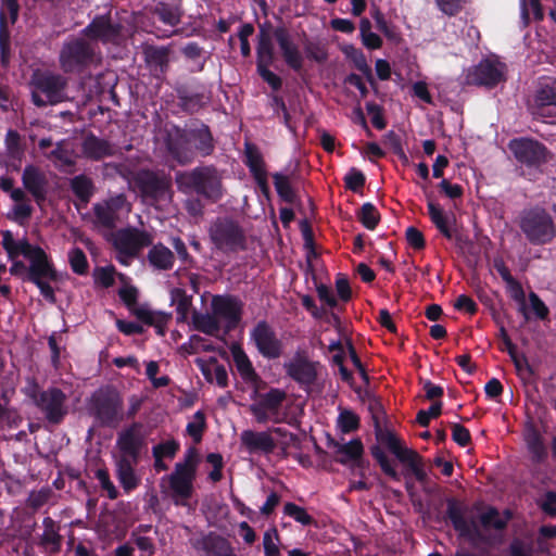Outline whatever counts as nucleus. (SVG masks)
I'll return each mask as SVG.
<instances>
[{
  "instance_id": "nucleus-1",
  "label": "nucleus",
  "mask_w": 556,
  "mask_h": 556,
  "mask_svg": "<svg viewBox=\"0 0 556 556\" xmlns=\"http://www.w3.org/2000/svg\"><path fill=\"white\" fill-rule=\"evenodd\" d=\"M1 236L2 248L11 262L10 274L34 283L43 299L54 304L56 296L50 282L59 281L60 276L48 253L26 238L15 240L11 230H2Z\"/></svg>"
},
{
  "instance_id": "nucleus-2",
  "label": "nucleus",
  "mask_w": 556,
  "mask_h": 556,
  "mask_svg": "<svg viewBox=\"0 0 556 556\" xmlns=\"http://www.w3.org/2000/svg\"><path fill=\"white\" fill-rule=\"evenodd\" d=\"M115 447L116 453L113 454L115 476L124 492L128 494L136 490L141 482L136 467L148 447L143 424L134 421L117 432Z\"/></svg>"
},
{
  "instance_id": "nucleus-3",
  "label": "nucleus",
  "mask_w": 556,
  "mask_h": 556,
  "mask_svg": "<svg viewBox=\"0 0 556 556\" xmlns=\"http://www.w3.org/2000/svg\"><path fill=\"white\" fill-rule=\"evenodd\" d=\"M164 144L169 156L182 166L192 163L197 155L206 157L215 151L210 127L199 119L185 127L174 125L167 130Z\"/></svg>"
},
{
  "instance_id": "nucleus-4",
  "label": "nucleus",
  "mask_w": 556,
  "mask_h": 556,
  "mask_svg": "<svg viewBox=\"0 0 556 556\" xmlns=\"http://www.w3.org/2000/svg\"><path fill=\"white\" fill-rule=\"evenodd\" d=\"M175 181L179 191L194 192L211 203H216L224 197L223 177L214 165L197 166L191 170L178 172Z\"/></svg>"
},
{
  "instance_id": "nucleus-5",
  "label": "nucleus",
  "mask_w": 556,
  "mask_h": 556,
  "mask_svg": "<svg viewBox=\"0 0 556 556\" xmlns=\"http://www.w3.org/2000/svg\"><path fill=\"white\" fill-rule=\"evenodd\" d=\"M518 174L526 179L535 180L551 157V151L541 141L530 137L514 138L508 142Z\"/></svg>"
},
{
  "instance_id": "nucleus-6",
  "label": "nucleus",
  "mask_w": 556,
  "mask_h": 556,
  "mask_svg": "<svg viewBox=\"0 0 556 556\" xmlns=\"http://www.w3.org/2000/svg\"><path fill=\"white\" fill-rule=\"evenodd\" d=\"M88 410L98 426L116 429L125 418L124 399L116 388L102 387L91 394Z\"/></svg>"
},
{
  "instance_id": "nucleus-7",
  "label": "nucleus",
  "mask_w": 556,
  "mask_h": 556,
  "mask_svg": "<svg viewBox=\"0 0 556 556\" xmlns=\"http://www.w3.org/2000/svg\"><path fill=\"white\" fill-rule=\"evenodd\" d=\"M68 79L50 70L36 68L29 78L31 102L37 108L55 105L66 99Z\"/></svg>"
},
{
  "instance_id": "nucleus-8",
  "label": "nucleus",
  "mask_w": 556,
  "mask_h": 556,
  "mask_svg": "<svg viewBox=\"0 0 556 556\" xmlns=\"http://www.w3.org/2000/svg\"><path fill=\"white\" fill-rule=\"evenodd\" d=\"M26 395L33 401L49 425L59 426L68 415L67 395L58 387H49L42 390L33 380L27 388Z\"/></svg>"
},
{
  "instance_id": "nucleus-9",
  "label": "nucleus",
  "mask_w": 556,
  "mask_h": 556,
  "mask_svg": "<svg viewBox=\"0 0 556 556\" xmlns=\"http://www.w3.org/2000/svg\"><path fill=\"white\" fill-rule=\"evenodd\" d=\"M208 237L214 248L225 254L238 253L248 248L244 229L238 220L229 216L213 220L208 227Z\"/></svg>"
},
{
  "instance_id": "nucleus-10",
  "label": "nucleus",
  "mask_w": 556,
  "mask_h": 556,
  "mask_svg": "<svg viewBox=\"0 0 556 556\" xmlns=\"http://www.w3.org/2000/svg\"><path fill=\"white\" fill-rule=\"evenodd\" d=\"M519 227L533 245L547 244L556 236L552 216L539 206L526 210L520 214Z\"/></svg>"
},
{
  "instance_id": "nucleus-11",
  "label": "nucleus",
  "mask_w": 556,
  "mask_h": 556,
  "mask_svg": "<svg viewBox=\"0 0 556 556\" xmlns=\"http://www.w3.org/2000/svg\"><path fill=\"white\" fill-rule=\"evenodd\" d=\"M374 428L378 443L384 445L401 463L407 465L417 481L424 482L427 473L422 468L421 456L416 451L405 447L392 431L382 429L377 416H374Z\"/></svg>"
},
{
  "instance_id": "nucleus-12",
  "label": "nucleus",
  "mask_w": 556,
  "mask_h": 556,
  "mask_svg": "<svg viewBox=\"0 0 556 556\" xmlns=\"http://www.w3.org/2000/svg\"><path fill=\"white\" fill-rule=\"evenodd\" d=\"M96 48L84 38H73L63 43L60 54V67L66 74H80L96 61Z\"/></svg>"
},
{
  "instance_id": "nucleus-13",
  "label": "nucleus",
  "mask_w": 556,
  "mask_h": 556,
  "mask_svg": "<svg viewBox=\"0 0 556 556\" xmlns=\"http://www.w3.org/2000/svg\"><path fill=\"white\" fill-rule=\"evenodd\" d=\"M446 518L451 521L454 530L459 536L469 540L472 543H481L493 545L501 543L503 540L502 534L486 535L484 534L476 521L467 520L465 517V508L455 498L447 500Z\"/></svg>"
},
{
  "instance_id": "nucleus-14",
  "label": "nucleus",
  "mask_w": 556,
  "mask_h": 556,
  "mask_svg": "<svg viewBox=\"0 0 556 556\" xmlns=\"http://www.w3.org/2000/svg\"><path fill=\"white\" fill-rule=\"evenodd\" d=\"M141 198L151 203L164 201L169 197L172 178L164 172L141 168L131 177Z\"/></svg>"
},
{
  "instance_id": "nucleus-15",
  "label": "nucleus",
  "mask_w": 556,
  "mask_h": 556,
  "mask_svg": "<svg viewBox=\"0 0 556 556\" xmlns=\"http://www.w3.org/2000/svg\"><path fill=\"white\" fill-rule=\"evenodd\" d=\"M507 66L497 59L485 58L470 66L465 74V85L493 89L506 81Z\"/></svg>"
},
{
  "instance_id": "nucleus-16",
  "label": "nucleus",
  "mask_w": 556,
  "mask_h": 556,
  "mask_svg": "<svg viewBox=\"0 0 556 556\" xmlns=\"http://www.w3.org/2000/svg\"><path fill=\"white\" fill-rule=\"evenodd\" d=\"M529 111L534 118L547 123L556 119V79L539 83L529 102Z\"/></svg>"
},
{
  "instance_id": "nucleus-17",
  "label": "nucleus",
  "mask_w": 556,
  "mask_h": 556,
  "mask_svg": "<svg viewBox=\"0 0 556 556\" xmlns=\"http://www.w3.org/2000/svg\"><path fill=\"white\" fill-rule=\"evenodd\" d=\"M113 245L122 256L135 258L143 248L152 245V236L135 227L123 228L114 235Z\"/></svg>"
},
{
  "instance_id": "nucleus-18",
  "label": "nucleus",
  "mask_w": 556,
  "mask_h": 556,
  "mask_svg": "<svg viewBox=\"0 0 556 556\" xmlns=\"http://www.w3.org/2000/svg\"><path fill=\"white\" fill-rule=\"evenodd\" d=\"M257 352L267 359L279 358L283 352V343L275 329L266 321L260 320L250 332Z\"/></svg>"
},
{
  "instance_id": "nucleus-19",
  "label": "nucleus",
  "mask_w": 556,
  "mask_h": 556,
  "mask_svg": "<svg viewBox=\"0 0 556 556\" xmlns=\"http://www.w3.org/2000/svg\"><path fill=\"white\" fill-rule=\"evenodd\" d=\"M211 307L218 320L222 318L226 321V332L236 329L242 319L243 302L236 295H214Z\"/></svg>"
},
{
  "instance_id": "nucleus-20",
  "label": "nucleus",
  "mask_w": 556,
  "mask_h": 556,
  "mask_svg": "<svg viewBox=\"0 0 556 556\" xmlns=\"http://www.w3.org/2000/svg\"><path fill=\"white\" fill-rule=\"evenodd\" d=\"M189 543L202 556H236L229 541L214 531L200 532L190 538Z\"/></svg>"
},
{
  "instance_id": "nucleus-21",
  "label": "nucleus",
  "mask_w": 556,
  "mask_h": 556,
  "mask_svg": "<svg viewBox=\"0 0 556 556\" xmlns=\"http://www.w3.org/2000/svg\"><path fill=\"white\" fill-rule=\"evenodd\" d=\"M81 33L91 41L116 45L121 37L122 26L113 23L110 15H97Z\"/></svg>"
},
{
  "instance_id": "nucleus-22",
  "label": "nucleus",
  "mask_w": 556,
  "mask_h": 556,
  "mask_svg": "<svg viewBox=\"0 0 556 556\" xmlns=\"http://www.w3.org/2000/svg\"><path fill=\"white\" fill-rule=\"evenodd\" d=\"M273 36L278 43L281 56L289 68L301 73L304 66V58L298 45L293 41L289 29L281 25L273 30Z\"/></svg>"
},
{
  "instance_id": "nucleus-23",
  "label": "nucleus",
  "mask_w": 556,
  "mask_h": 556,
  "mask_svg": "<svg viewBox=\"0 0 556 556\" xmlns=\"http://www.w3.org/2000/svg\"><path fill=\"white\" fill-rule=\"evenodd\" d=\"M172 47L146 45L142 47L143 61L150 74L157 80H163L169 71Z\"/></svg>"
},
{
  "instance_id": "nucleus-24",
  "label": "nucleus",
  "mask_w": 556,
  "mask_h": 556,
  "mask_svg": "<svg viewBox=\"0 0 556 556\" xmlns=\"http://www.w3.org/2000/svg\"><path fill=\"white\" fill-rule=\"evenodd\" d=\"M195 478V472L175 465L173 472L168 476V485L176 505L184 504L185 501L191 498Z\"/></svg>"
},
{
  "instance_id": "nucleus-25",
  "label": "nucleus",
  "mask_w": 556,
  "mask_h": 556,
  "mask_svg": "<svg viewBox=\"0 0 556 556\" xmlns=\"http://www.w3.org/2000/svg\"><path fill=\"white\" fill-rule=\"evenodd\" d=\"M22 184L37 205L41 206L46 202L49 180L43 170L33 164L26 165L22 174Z\"/></svg>"
},
{
  "instance_id": "nucleus-26",
  "label": "nucleus",
  "mask_w": 556,
  "mask_h": 556,
  "mask_svg": "<svg viewBox=\"0 0 556 556\" xmlns=\"http://www.w3.org/2000/svg\"><path fill=\"white\" fill-rule=\"evenodd\" d=\"M317 366L318 363L303 356H296L283 365L287 376L303 388H308L316 382Z\"/></svg>"
},
{
  "instance_id": "nucleus-27",
  "label": "nucleus",
  "mask_w": 556,
  "mask_h": 556,
  "mask_svg": "<svg viewBox=\"0 0 556 556\" xmlns=\"http://www.w3.org/2000/svg\"><path fill=\"white\" fill-rule=\"evenodd\" d=\"M240 441L250 454H270L277 446L269 431L244 430L240 435Z\"/></svg>"
},
{
  "instance_id": "nucleus-28",
  "label": "nucleus",
  "mask_w": 556,
  "mask_h": 556,
  "mask_svg": "<svg viewBox=\"0 0 556 556\" xmlns=\"http://www.w3.org/2000/svg\"><path fill=\"white\" fill-rule=\"evenodd\" d=\"M525 442L529 453V458L533 465H542L548 458V451L544 439L539 429L530 425L525 431Z\"/></svg>"
},
{
  "instance_id": "nucleus-29",
  "label": "nucleus",
  "mask_w": 556,
  "mask_h": 556,
  "mask_svg": "<svg viewBox=\"0 0 556 556\" xmlns=\"http://www.w3.org/2000/svg\"><path fill=\"white\" fill-rule=\"evenodd\" d=\"M84 154L92 161H100L108 156H113L115 147L106 139L97 137L94 134H88L81 143Z\"/></svg>"
},
{
  "instance_id": "nucleus-30",
  "label": "nucleus",
  "mask_w": 556,
  "mask_h": 556,
  "mask_svg": "<svg viewBox=\"0 0 556 556\" xmlns=\"http://www.w3.org/2000/svg\"><path fill=\"white\" fill-rule=\"evenodd\" d=\"M231 356L242 380L247 383H256L261 380L258 374L255 371L249 356L238 343L230 346Z\"/></svg>"
},
{
  "instance_id": "nucleus-31",
  "label": "nucleus",
  "mask_w": 556,
  "mask_h": 556,
  "mask_svg": "<svg viewBox=\"0 0 556 556\" xmlns=\"http://www.w3.org/2000/svg\"><path fill=\"white\" fill-rule=\"evenodd\" d=\"M134 315L141 323L154 327L155 332L160 337H164L167 331V325L172 319V313L153 312L144 307L135 308Z\"/></svg>"
},
{
  "instance_id": "nucleus-32",
  "label": "nucleus",
  "mask_w": 556,
  "mask_h": 556,
  "mask_svg": "<svg viewBox=\"0 0 556 556\" xmlns=\"http://www.w3.org/2000/svg\"><path fill=\"white\" fill-rule=\"evenodd\" d=\"M147 260L153 269L167 271L174 267L175 254L169 248L159 242L151 247L147 254Z\"/></svg>"
},
{
  "instance_id": "nucleus-33",
  "label": "nucleus",
  "mask_w": 556,
  "mask_h": 556,
  "mask_svg": "<svg viewBox=\"0 0 556 556\" xmlns=\"http://www.w3.org/2000/svg\"><path fill=\"white\" fill-rule=\"evenodd\" d=\"M253 397H258L257 402L261 403L264 408L269 409L271 414V420L274 422L280 421L279 410L282 403L287 399V393L283 390L278 388H270L268 392L263 394H258V392L255 390Z\"/></svg>"
},
{
  "instance_id": "nucleus-34",
  "label": "nucleus",
  "mask_w": 556,
  "mask_h": 556,
  "mask_svg": "<svg viewBox=\"0 0 556 556\" xmlns=\"http://www.w3.org/2000/svg\"><path fill=\"white\" fill-rule=\"evenodd\" d=\"M511 518V510L505 509L503 511V516H501L496 507L489 506L486 510L479 516V521L484 529L492 528L495 531L503 532L507 528Z\"/></svg>"
},
{
  "instance_id": "nucleus-35",
  "label": "nucleus",
  "mask_w": 556,
  "mask_h": 556,
  "mask_svg": "<svg viewBox=\"0 0 556 556\" xmlns=\"http://www.w3.org/2000/svg\"><path fill=\"white\" fill-rule=\"evenodd\" d=\"M265 26L266 24L260 26L258 42L256 46V68L271 66L275 60L274 45Z\"/></svg>"
},
{
  "instance_id": "nucleus-36",
  "label": "nucleus",
  "mask_w": 556,
  "mask_h": 556,
  "mask_svg": "<svg viewBox=\"0 0 556 556\" xmlns=\"http://www.w3.org/2000/svg\"><path fill=\"white\" fill-rule=\"evenodd\" d=\"M337 446V462L346 465L350 462L359 460V457L364 454V445L361 439L356 438L348 443L336 444Z\"/></svg>"
},
{
  "instance_id": "nucleus-37",
  "label": "nucleus",
  "mask_w": 556,
  "mask_h": 556,
  "mask_svg": "<svg viewBox=\"0 0 556 556\" xmlns=\"http://www.w3.org/2000/svg\"><path fill=\"white\" fill-rule=\"evenodd\" d=\"M428 214L431 222L434 224L437 229L443 237L451 240L454 238V232L450 227L448 217L443 212L442 207L433 202L431 199L428 200Z\"/></svg>"
},
{
  "instance_id": "nucleus-38",
  "label": "nucleus",
  "mask_w": 556,
  "mask_h": 556,
  "mask_svg": "<svg viewBox=\"0 0 556 556\" xmlns=\"http://www.w3.org/2000/svg\"><path fill=\"white\" fill-rule=\"evenodd\" d=\"M170 304L176 306L177 323H185L192 305V296L185 289L174 288L170 291Z\"/></svg>"
},
{
  "instance_id": "nucleus-39",
  "label": "nucleus",
  "mask_w": 556,
  "mask_h": 556,
  "mask_svg": "<svg viewBox=\"0 0 556 556\" xmlns=\"http://www.w3.org/2000/svg\"><path fill=\"white\" fill-rule=\"evenodd\" d=\"M152 13L157 16L162 23L173 27L177 26L181 21L179 8L167 2H157L153 8Z\"/></svg>"
},
{
  "instance_id": "nucleus-40",
  "label": "nucleus",
  "mask_w": 556,
  "mask_h": 556,
  "mask_svg": "<svg viewBox=\"0 0 556 556\" xmlns=\"http://www.w3.org/2000/svg\"><path fill=\"white\" fill-rule=\"evenodd\" d=\"M193 327L207 336H217L220 330V323L213 314L193 313L192 316Z\"/></svg>"
},
{
  "instance_id": "nucleus-41",
  "label": "nucleus",
  "mask_w": 556,
  "mask_h": 556,
  "mask_svg": "<svg viewBox=\"0 0 556 556\" xmlns=\"http://www.w3.org/2000/svg\"><path fill=\"white\" fill-rule=\"evenodd\" d=\"M274 186L279 198L289 204H294L298 200L296 192L292 188L288 176L281 173L273 174Z\"/></svg>"
},
{
  "instance_id": "nucleus-42",
  "label": "nucleus",
  "mask_w": 556,
  "mask_h": 556,
  "mask_svg": "<svg viewBox=\"0 0 556 556\" xmlns=\"http://www.w3.org/2000/svg\"><path fill=\"white\" fill-rule=\"evenodd\" d=\"M71 189L81 202L88 203L93 193V182L84 174L77 175L71 180Z\"/></svg>"
},
{
  "instance_id": "nucleus-43",
  "label": "nucleus",
  "mask_w": 556,
  "mask_h": 556,
  "mask_svg": "<svg viewBox=\"0 0 556 556\" xmlns=\"http://www.w3.org/2000/svg\"><path fill=\"white\" fill-rule=\"evenodd\" d=\"M43 533L41 535V544L43 546H51V552L56 553L61 548L62 536L55 528V522L52 518L46 517L43 519Z\"/></svg>"
},
{
  "instance_id": "nucleus-44",
  "label": "nucleus",
  "mask_w": 556,
  "mask_h": 556,
  "mask_svg": "<svg viewBox=\"0 0 556 556\" xmlns=\"http://www.w3.org/2000/svg\"><path fill=\"white\" fill-rule=\"evenodd\" d=\"M343 53L353 62L356 70L362 72L370 83H374L371 68L367 64V60L362 50L350 45L343 49Z\"/></svg>"
},
{
  "instance_id": "nucleus-45",
  "label": "nucleus",
  "mask_w": 556,
  "mask_h": 556,
  "mask_svg": "<svg viewBox=\"0 0 556 556\" xmlns=\"http://www.w3.org/2000/svg\"><path fill=\"white\" fill-rule=\"evenodd\" d=\"M370 454L377 460L382 472L386 476L390 477L394 481L401 480V476L395 470L392 462L389 459V457L387 456V454L379 444L372 445L370 447Z\"/></svg>"
},
{
  "instance_id": "nucleus-46",
  "label": "nucleus",
  "mask_w": 556,
  "mask_h": 556,
  "mask_svg": "<svg viewBox=\"0 0 556 556\" xmlns=\"http://www.w3.org/2000/svg\"><path fill=\"white\" fill-rule=\"evenodd\" d=\"M245 165L253 177L266 172L263 156L253 144H247L245 147Z\"/></svg>"
},
{
  "instance_id": "nucleus-47",
  "label": "nucleus",
  "mask_w": 556,
  "mask_h": 556,
  "mask_svg": "<svg viewBox=\"0 0 556 556\" xmlns=\"http://www.w3.org/2000/svg\"><path fill=\"white\" fill-rule=\"evenodd\" d=\"M357 218L366 229L375 230L380 222V214L372 203L366 202L359 208Z\"/></svg>"
},
{
  "instance_id": "nucleus-48",
  "label": "nucleus",
  "mask_w": 556,
  "mask_h": 556,
  "mask_svg": "<svg viewBox=\"0 0 556 556\" xmlns=\"http://www.w3.org/2000/svg\"><path fill=\"white\" fill-rule=\"evenodd\" d=\"M93 213L96 217V222L103 228L113 229L116 227V222L118 219V215L114 214L109 207L103 203H96L93 205Z\"/></svg>"
},
{
  "instance_id": "nucleus-49",
  "label": "nucleus",
  "mask_w": 556,
  "mask_h": 556,
  "mask_svg": "<svg viewBox=\"0 0 556 556\" xmlns=\"http://www.w3.org/2000/svg\"><path fill=\"white\" fill-rule=\"evenodd\" d=\"M372 18L376 22L377 28L392 42H400L401 41V34L397 31L396 27L394 25L389 24L383 14L379 9H376L375 12L371 14Z\"/></svg>"
},
{
  "instance_id": "nucleus-50",
  "label": "nucleus",
  "mask_w": 556,
  "mask_h": 556,
  "mask_svg": "<svg viewBox=\"0 0 556 556\" xmlns=\"http://www.w3.org/2000/svg\"><path fill=\"white\" fill-rule=\"evenodd\" d=\"M68 262L73 273L84 276L88 273L89 263L85 252L80 248H73L68 252Z\"/></svg>"
},
{
  "instance_id": "nucleus-51",
  "label": "nucleus",
  "mask_w": 556,
  "mask_h": 556,
  "mask_svg": "<svg viewBox=\"0 0 556 556\" xmlns=\"http://www.w3.org/2000/svg\"><path fill=\"white\" fill-rule=\"evenodd\" d=\"M283 513L303 526L315 525V519L306 511V509L294 503H286Z\"/></svg>"
},
{
  "instance_id": "nucleus-52",
  "label": "nucleus",
  "mask_w": 556,
  "mask_h": 556,
  "mask_svg": "<svg viewBox=\"0 0 556 556\" xmlns=\"http://www.w3.org/2000/svg\"><path fill=\"white\" fill-rule=\"evenodd\" d=\"M359 417L352 410L345 409L340 413L338 425L343 433L356 431L359 428Z\"/></svg>"
},
{
  "instance_id": "nucleus-53",
  "label": "nucleus",
  "mask_w": 556,
  "mask_h": 556,
  "mask_svg": "<svg viewBox=\"0 0 556 556\" xmlns=\"http://www.w3.org/2000/svg\"><path fill=\"white\" fill-rule=\"evenodd\" d=\"M344 182L346 189L359 193L365 186L366 177L359 169L352 167L345 175Z\"/></svg>"
},
{
  "instance_id": "nucleus-54",
  "label": "nucleus",
  "mask_w": 556,
  "mask_h": 556,
  "mask_svg": "<svg viewBox=\"0 0 556 556\" xmlns=\"http://www.w3.org/2000/svg\"><path fill=\"white\" fill-rule=\"evenodd\" d=\"M517 375L521 378H530L534 376V370L532 366L529 364L528 357L525 354H518L517 350L509 354Z\"/></svg>"
},
{
  "instance_id": "nucleus-55",
  "label": "nucleus",
  "mask_w": 556,
  "mask_h": 556,
  "mask_svg": "<svg viewBox=\"0 0 556 556\" xmlns=\"http://www.w3.org/2000/svg\"><path fill=\"white\" fill-rule=\"evenodd\" d=\"M180 448V444L175 439L161 442L152 447V454L164 458H174Z\"/></svg>"
},
{
  "instance_id": "nucleus-56",
  "label": "nucleus",
  "mask_w": 556,
  "mask_h": 556,
  "mask_svg": "<svg viewBox=\"0 0 556 556\" xmlns=\"http://www.w3.org/2000/svg\"><path fill=\"white\" fill-rule=\"evenodd\" d=\"M194 421L187 425V433L193 439L195 443L202 440L203 431L205 429V416L201 410L194 414Z\"/></svg>"
},
{
  "instance_id": "nucleus-57",
  "label": "nucleus",
  "mask_w": 556,
  "mask_h": 556,
  "mask_svg": "<svg viewBox=\"0 0 556 556\" xmlns=\"http://www.w3.org/2000/svg\"><path fill=\"white\" fill-rule=\"evenodd\" d=\"M306 58L319 64L328 60V51L326 47L319 42H307L304 46Z\"/></svg>"
},
{
  "instance_id": "nucleus-58",
  "label": "nucleus",
  "mask_w": 556,
  "mask_h": 556,
  "mask_svg": "<svg viewBox=\"0 0 556 556\" xmlns=\"http://www.w3.org/2000/svg\"><path fill=\"white\" fill-rule=\"evenodd\" d=\"M384 142L403 163L408 162V157L402 146V139L396 132L393 130L388 131L384 136Z\"/></svg>"
},
{
  "instance_id": "nucleus-59",
  "label": "nucleus",
  "mask_w": 556,
  "mask_h": 556,
  "mask_svg": "<svg viewBox=\"0 0 556 556\" xmlns=\"http://www.w3.org/2000/svg\"><path fill=\"white\" fill-rule=\"evenodd\" d=\"M367 113L371 117L374 127L378 130H382L387 127V121L383 116V108L376 102L366 103Z\"/></svg>"
},
{
  "instance_id": "nucleus-60",
  "label": "nucleus",
  "mask_w": 556,
  "mask_h": 556,
  "mask_svg": "<svg viewBox=\"0 0 556 556\" xmlns=\"http://www.w3.org/2000/svg\"><path fill=\"white\" fill-rule=\"evenodd\" d=\"M172 245L177 253L178 258L188 267L195 266V260L189 254L186 243L180 237L172 239Z\"/></svg>"
},
{
  "instance_id": "nucleus-61",
  "label": "nucleus",
  "mask_w": 556,
  "mask_h": 556,
  "mask_svg": "<svg viewBox=\"0 0 556 556\" xmlns=\"http://www.w3.org/2000/svg\"><path fill=\"white\" fill-rule=\"evenodd\" d=\"M301 232L304 240V247L307 249L308 257H317L318 254L315 249L314 232L309 223L305 219L301 223Z\"/></svg>"
},
{
  "instance_id": "nucleus-62",
  "label": "nucleus",
  "mask_w": 556,
  "mask_h": 556,
  "mask_svg": "<svg viewBox=\"0 0 556 556\" xmlns=\"http://www.w3.org/2000/svg\"><path fill=\"white\" fill-rule=\"evenodd\" d=\"M96 478L100 482L101 488L106 491L110 500H116L118 497V491L110 479V475L106 469H98L96 471Z\"/></svg>"
},
{
  "instance_id": "nucleus-63",
  "label": "nucleus",
  "mask_w": 556,
  "mask_h": 556,
  "mask_svg": "<svg viewBox=\"0 0 556 556\" xmlns=\"http://www.w3.org/2000/svg\"><path fill=\"white\" fill-rule=\"evenodd\" d=\"M438 9L447 16H456L464 9V0H434Z\"/></svg>"
},
{
  "instance_id": "nucleus-64",
  "label": "nucleus",
  "mask_w": 556,
  "mask_h": 556,
  "mask_svg": "<svg viewBox=\"0 0 556 556\" xmlns=\"http://www.w3.org/2000/svg\"><path fill=\"white\" fill-rule=\"evenodd\" d=\"M540 509L549 517L556 516V492L547 491L543 498L538 502Z\"/></svg>"
}]
</instances>
